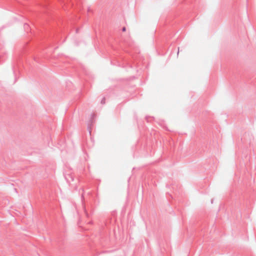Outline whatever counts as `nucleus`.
Segmentation results:
<instances>
[{"mask_svg": "<svg viewBox=\"0 0 256 256\" xmlns=\"http://www.w3.org/2000/svg\"><path fill=\"white\" fill-rule=\"evenodd\" d=\"M126 30V27H123L122 28V32H125Z\"/></svg>", "mask_w": 256, "mask_h": 256, "instance_id": "nucleus-5", "label": "nucleus"}, {"mask_svg": "<svg viewBox=\"0 0 256 256\" xmlns=\"http://www.w3.org/2000/svg\"><path fill=\"white\" fill-rule=\"evenodd\" d=\"M24 26L25 28H28L29 26L28 24H25L24 25Z\"/></svg>", "mask_w": 256, "mask_h": 256, "instance_id": "nucleus-4", "label": "nucleus"}, {"mask_svg": "<svg viewBox=\"0 0 256 256\" xmlns=\"http://www.w3.org/2000/svg\"><path fill=\"white\" fill-rule=\"evenodd\" d=\"M95 116V115L94 114H92V118H91V120H90L89 122V123H88V124L90 123L91 124H92V119L94 118V117Z\"/></svg>", "mask_w": 256, "mask_h": 256, "instance_id": "nucleus-1", "label": "nucleus"}, {"mask_svg": "<svg viewBox=\"0 0 256 256\" xmlns=\"http://www.w3.org/2000/svg\"><path fill=\"white\" fill-rule=\"evenodd\" d=\"M105 100H106V99H105V98H104L102 100H101V104H105Z\"/></svg>", "mask_w": 256, "mask_h": 256, "instance_id": "nucleus-2", "label": "nucleus"}, {"mask_svg": "<svg viewBox=\"0 0 256 256\" xmlns=\"http://www.w3.org/2000/svg\"><path fill=\"white\" fill-rule=\"evenodd\" d=\"M84 210L85 214H86V216L88 217V212H86V208H84Z\"/></svg>", "mask_w": 256, "mask_h": 256, "instance_id": "nucleus-3", "label": "nucleus"}, {"mask_svg": "<svg viewBox=\"0 0 256 256\" xmlns=\"http://www.w3.org/2000/svg\"><path fill=\"white\" fill-rule=\"evenodd\" d=\"M88 12H90V8H88Z\"/></svg>", "mask_w": 256, "mask_h": 256, "instance_id": "nucleus-6", "label": "nucleus"}]
</instances>
